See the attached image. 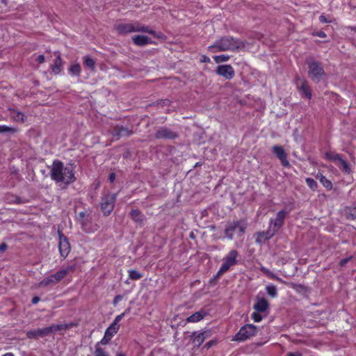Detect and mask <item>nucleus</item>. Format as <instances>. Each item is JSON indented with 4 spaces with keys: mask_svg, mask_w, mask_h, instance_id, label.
<instances>
[{
    "mask_svg": "<svg viewBox=\"0 0 356 356\" xmlns=\"http://www.w3.org/2000/svg\"><path fill=\"white\" fill-rule=\"evenodd\" d=\"M50 176L56 182L70 184L76 180L74 167L72 164L64 165L63 162L55 160L50 170Z\"/></svg>",
    "mask_w": 356,
    "mask_h": 356,
    "instance_id": "f257e3e1",
    "label": "nucleus"
},
{
    "mask_svg": "<svg viewBox=\"0 0 356 356\" xmlns=\"http://www.w3.org/2000/svg\"><path fill=\"white\" fill-rule=\"evenodd\" d=\"M240 43L238 40L233 38L225 37L216 41L213 45L209 47V49L211 52H217L220 51H233L239 47Z\"/></svg>",
    "mask_w": 356,
    "mask_h": 356,
    "instance_id": "f03ea898",
    "label": "nucleus"
},
{
    "mask_svg": "<svg viewBox=\"0 0 356 356\" xmlns=\"http://www.w3.org/2000/svg\"><path fill=\"white\" fill-rule=\"evenodd\" d=\"M247 223L245 220H238L229 222L225 229V237L232 239L234 236H241L245 232Z\"/></svg>",
    "mask_w": 356,
    "mask_h": 356,
    "instance_id": "7ed1b4c3",
    "label": "nucleus"
},
{
    "mask_svg": "<svg viewBox=\"0 0 356 356\" xmlns=\"http://www.w3.org/2000/svg\"><path fill=\"white\" fill-rule=\"evenodd\" d=\"M116 30L119 33L126 34L132 32H145L154 34V31L148 27L139 23H122L116 26Z\"/></svg>",
    "mask_w": 356,
    "mask_h": 356,
    "instance_id": "20e7f679",
    "label": "nucleus"
},
{
    "mask_svg": "<svg viewBox=\"0 0 356 356\" xmlns=\"http://www.w3.org/2000/svg\"><path fill=\"white\" fill-rule=\"evenodd\" d=\"M239 256L238 252L236 250H231L222 259V264L217 273V277H220L227 272L232 266L237 264V259Z\"/></svg>",
    "mask_w": 356,
    "mask_h": 356,
    "instance_id": "39448f33",
    "label": "nucleus"
},
{
    "mask_svg": "<svg viewBox=\"0 0 356 356\" xmlns=\"http://www.w3.org/2000/svg\"><path fill=\"white\" fill-rule=\"evenodd\" d=\"M309 65V76L314 82H318L323 79L325 74L323 68L320 63L316 61H312L308 63Z\"/></svg>",
    "mask_w": 356,
    "mask_h": 356,
    "instance_id": "423d86ee",
    "label": "nucleus"
},
{
    "mask_svg": "<svg viewBox=\"0 0 356 356\" xmlns=\"http://www.w3.org/2000/svg\"><path fill=\"white\" fill-rule=\"evenodd\" d=\"M257 327L252 324H247L241 327L237 334L234 336V340L243 341L250 337L254 336L257 333Z\"/></svg>",
    "mask_w": 356,
    "mask_h": 356,
    "instance_id": "0eeeda50",
    "label": "nucleus"
},
{
    "mask_svg": "<svg viewBox=\"0 0 356 356\" xmlns=\"http://www.w3.org/2000/svg\"><path fill=\"white\" fill-rule=\"evenodd\" d=\"M116 200L115 194H108L104 196L101 202V209L104 216H108L114 208Z\"/></svg>",
    "mask_w": 356,
    "mask_h": 356,
    "instance_id": "6e6552de",
    "label": "nucleus"
},
{
    "mask_svg": "<svg viewBox=\"0 0 356 356\" xmlns=\"http://www.w3.org/2000/svg\"><path fill=\"white\" fill-rule=\"evenodd\" d=\"M287 213L284 210L280 211L277 215L275 218L271 219L270 220L269 227L276 233L283 225L284 219L286 218Z\"/></svg>",
    "mask_w": 356,
    "mask_h": 356,
    "instance_id": "1a4fd4ad",
    "label": "nucleus"
},
{
    "mask_svg": "<svg viewBox=\"0 0 356 356\" xmlns=\"http://www.w3.org/2000/svg\"><path fill=\"white\" fill-rule=\"evenodd\" d=\"M216 73L224 77L225 79H232L235 74L233 67L229 65H218L216 69Z\"/></svg>",
    "mask_w": 356,
    "mask_h": 356,
    "instance_id": "9d476101",
    "label": "nucleus"
},
{
    "mask_svg": "<svg viewBox=\"0 0 356 356\" xmlns=\"http://www.w3.org/2000/svg\"><path fill=\"white\" fill-rule=\"evenodd\" d=\"M58 248L61 257L65 258L70 251V245L67 237L63 236L60 232Z\"/></svg>",
    "mask_w": 356,
    "mask_h": 356,
    "instance_id": "9b49d317",
    "label": "nucleus"
},
{
    "mask_svg": "<svg viewBox=\"0 0 356 356\" xmlns=\"http://www.w3.org/2000/svg\"><path fill=\"white\" fill-rule=\"evenodd\" d=\"M75 268L76 266L74 265H71L65 268H62L56 273L52 274V278L54 279L56 283H58L61 280H63L67 275V274H68L69 273L74 272L75 270Z\"/></svg>",
    "mask_w": 356,
    "mask_h": 356,
    "instance_id": "f8f14e48",
    "label": "nucleus"
},
{
    "mask_svg": "<svg viewBox=\"0 0 356 356\" xmlns=\"http://www.w3.org/2000/svg\"><path fill=\"white\" fill-rule=\"evenodd\" d=\"M273 152L280 160L283 166L286 167L289 165V162L286 158V154L282 147L275 145L273 147Z\"/></svg>",
    "mask_w": 356,
    "mask_h": 356,
    "instance_id": "ddd939ff",
    "label": "nucleus"
},
{
    "mask_svg": "<svg viewBox=\"0 0 356 356\" xmlns=\"http://www.w3.org/2000/svg\"><path fill=\"white\" fill-rule=\"evenodd\" d=\"M50 334L48 327L44 328H39L36 330H29L26 332V337L29 339H35L39 337H44Z\"/></svg>",
    "mask_w": 356,
    "mask_h": 356,
    "instance_id": "4468645a",
    "label": "nucleus"
},
{
    "mask_svg": "<svg viewBox=\"0 0 356 356\" xmlns=\"http://www.w3.org/2000/svg\"><path fill=\"white\" fill-rule=\"evenodd\" d=\"M155 136L156 138L174 139L177 134L169 129L161 128L156 132Z\"/></svg>",
    "mask_w": 356,
    "mask_h": 356,
    "instance_id": "2eb2a0df",
    "label": "nucleus"
},
{
    "mask_svg": "<svg viewBox=\"0 0 356 356\" xmlns=\"http://www.w3.org/2000/svg\"><path fill=\"white\" fill-rule=\"evenodd\" d=\"M275 234V232H273L270 227L266 232H258L256 234V243L261 244L272 238Z\"/></svg>",
    "mask_w": 356,
    "mask_h": 356,
    "instance_id": "dca6fc26",
    "label": "nucleus"
},
{
    "mask_svg": "<svg viewBox=\"0 0 356 356\" xmlns=\"http://www.w3.org/2000/svg\"><path fill=\"white\" fill-rule=\"evenodd\" d=\"M268 306V302L264 298H257L253 308L257 312H264Z\"/></svg>",
    "mask_w": 356,
    "mask_h": 356,
    "instance_id": "f3484780",
    "label": "nucleus"
},
{
    "mask_svg": "<svg viewBox=\"0 0 356 356\" xmlns=\"http://www.w3.org/2000/svg\"><path fill=\"white\" fill-rule=\"evenodd\" d=\"M134 44L139 46H145L151 43V39L145 35H137L132 38Z\"/></svg>",
    "mask_w": 356,
    "mask_h": 356,
    "instance_id": "a211bd4d",
    "label": "nucleus"
},
{
    "mask_svg": "<svg viewBox=\"0 0 356 356\" xmlns=\"http://www.w3.org/2000/svg\"><path fill=\"white\" fill-rule=\"evenodd\" d=\"M206 313L204 311H199L188 316L186 321L188 323H197L204 318Z\"/></svg>",
    "mask_w": 356,
    "mask_h": 356,
    "instance_id": "6ab92c4d",
    "label": "nucleus"
},
{
    "mask_svg": "<svg viewBox=\"0 0 356 356\" xmlns=\"http://www.w3.org/2000/svg\"><path fill=\"white\" fill-rule=\"evenodd\" d=\"M10 116L13 120L19 122H23L26 120L24 113L15 109L10 110Z\"/></svg>",
    "mask_w": 356,
    "mask_h": 356,
    "instance_id": "aec40b11",
    "label": "nucleus"
},
{
    "mask_svg": "<svg viewBox=\"0 0 356 356\" xmlns=\"http://www.w3.org/2000/svg\"><path fill=\"white\" fill-rule=\"evenodd\" d=\"M208 337V333L207 332H202L200 333H198L194 337L193 339V343L197 346H201L206 338Z\"/></svg>",
    "mask_w": 356,
    "mask_h": 356,
    "instance_id": "412c9836",
    "label": "nucleus"
},
{
    "mask_svg": "<svg viewBox=\"0 0 356 356\" xmlns=\"http://www.w3.org/2000/svg\"><path fill=\"white\" fill-rule=\"evenodd\" d=\"M337 165L343 172L346 174L350 173L351 169L348 163L346 161H345L342 157L339 159Z\"/></svg>",
    "mask_w": 356,
    "mask_h": 356,
    "instance_id": "4be33fe9",
    "label": "nucleus"
},
{
    "mask_svg": "<svg viewBox=\"0 0 356 356\" xmlns=\"http://www.w3.org/2000/svg\"><path fill=\"white\" fill-rule=\"evenodd\" d=\"M120 326L116 323H112L105 331V335L108 338H112L118 331Z\"/></svg>",
    "mask_w": 356,
    "mask_h": 356,
    "instance_id": "5701e85b",
    "label": "nucleus"
},
{
    "mask_svg": "<svg viewBox=\"0 0 356 356\" xmlns=\"http://www.w3.org/2000/svg\"><path fill=\"white\" fill-rule=\"evenodd\" d=\"M299 90L308 98H312V92L310 88L305 81H302L299 86Z\"/></svg>",
    "mask_w": 356,
    "mask_h": 356,
    "instance_id": "b1692460",
    "label": "nucleus"
},
{
    "mask_svg": "<svg viewBox=\"0 0 356 356\" xmlns=\"http://www.w3.org/2000/svg\"><path fill=\"white\" fill-rule=\"evenodd\" d=\"M72 326V325L70 324H56V325H52L51 326H49V332H55L58 330H67L70 328Z\"/></svg>",
    "mask_w": 356,
    "mask_h": 356,
    "instance_id": "393cba45",
    "label": "nucleus"
},
{
    "mask_svg": "<svg viewBox=\"0 0 356 356\" xmlns=\"http://www.w3.org/2000/svg\"><path fill=\"white\" fill-rule=\"evenodd\" d=\"M131 218L137 222H140L143 220V215L138 209H133L130 212Z\"/></svg>",
    "mask_w": 356,
    "mask_h": 356,
    "instance_id": "a878e982",
    "label": "nucleus"
},
{
    "mask_svg": "<svg viewBox=\"0 0 356 356\" xmlns=\"http://www.w3.org/2000/svg\"><path fill=\"white\" fill-rule=\"evenodd\" d=\"M316 177L320 180L321 183L327 189H331L332 188V182L328 180L325 176L323 175H317Z\"/></svg>",
    "mask_w": 356,
    "mask_h": 356,
    "instance_id": "bb28decb",
    "label": "nucleus"
},
{
    "mask_svg": "<svg viewBox=\"0 0 356 356\" xmlns=\"http://www.w3.org/2000/svg\"><path fill=\"white\" fill-rule=\"evenodd\" d=\"M61 63L62 60L60 56H58L54 61V64L52 66V71L56 74H58L61 71Z\"/></svg>",
    "mask_w": 356,
    "mask_h": 356,
    "instance_id": "cd10ccee",
    "label": "nucleus"
},
{
    "mask_svg": "<svg viewBox=\"0 0 356 356\" xmlns=\"http://www.w3.org/2000/svg\"><path fill=\"white\" fill-rule=\"evenodd\" d=\"M56 284L54 279L52 278V275L43 279L39 284L40 286H47L49 285Z\"/></svg>",
    "mask_w": 356,
    "mask_h": 356,
    "instance_id": "c85d7f7f",
    "label": "nucleus"
},
{
    "mask_svg": "<svg viewBox=\"0 0 356 356\" xmlns=\"http://www.w3.org/2000/svg\"><path fill=\"white\" fill-rule=\"evenodd\" d=\"M69 72L72 75L79 76L81 72V66L78 63L73 64L69 69Z\"/></svg>",
    "mask_w": 356,
    "mask_h": 356,
    "instance_id": "c756f323",
    "label": "nucleus"
},
{
    "mask_svg": "<svg viewBox=\"0 0 356 356\" xmlns=\"http://www.w3.org/2000/svg\"><path fill=\"white\" fill-rule=\"evenodd\" d=\"M93 356H110L109 354L102 348L96 344Z\"/></svg>",
    "mask_w": 356,
    "mask_h": 356,
    "instance_id": "7c9ffc66",
    "label": "nucleus"
},
{
    "mask_svg": "<svg viewBox=\"0 0 356 356\" xmlns=\"http://www.w3.org/2000/svg\"><path fill=\"white\" fill-rule=\"evenodd\" d=\"M348 218H356V207H347L345 210Z\"/></svg>",
    "mask_w": 356,
    "mask_h": 356,
    "instance_id": "2f4dec72",
    "label": "nucleus"
},
{
    "mask_svg": "<svg viewBox=\"0 0 356 356\" xmlns=\"http://www.w3.org/2000/svg\"><path fill=\"white\" fill-rule=\"evenodd\" d=\"M325 156L327 159L336 163L337 164L339 159L341 158V156L339 154H334L332 152H327L325 154Z\"/></svg>",
    "mask_w": 356,
    "mask_h": 356,
    "instance_id": "473e14b6",
    "label": "nucleus"
},
{
    "mask_svg": "<svg viewBox=\"0 0 356 356\" xmlns=\"http://www.w3.org/2000/svg\"><path fill=\"white\" fill-rule=\"evenodd\" d=\"M128 273L129 279L133 280H140L143 277V275L136 270H129Z\"/></svg>",
    "mask_w": 356,
    "mask_h": 356,
    "instance_id": "72a5a7b5",
    "label": "nucleus"
},
{
    "mask_svg": "<svg viewBox=\"0 0 356 356\" xmlns=\"http://www.w3.org/2000/svg\"><path fill=\"white\" fill-rule=\"evenodd\" d=\"M266 290L267 293L273 298L276 297L277 295L276 286L273 284L267 285Z\"/></svg>",
    "mask_w": 356,
    "mask_h": 356,
    "instance_id": "f704fd0d",
    "label": "nucleus"
},
{
    "mask_svg": "<svg viewBox=\"0 0 356 356\" xmlns=\"http://www.w3.org/2000/svg\"><path fill=\"white\" fill-rule=\"evenodd\" d=\"M83 59L86 66L88 67L92 70L95 69V62L93 59L88 56H84Z\"/></svg>",
    "mask_w": 356,
    "mask_h": 356,
    "instance_id": "c9c22d12",
    "label": "nucleus"
},
{
    "mask_svg": "<svg viewBox=\"0 0 356 356\" xmlns=\"http://www.w3.org/2000/svg\"><path fill=\"white\" fill-rule=\"evenodd\" d=\"M115 134L119 136H129L131 134V132L127 128L122 127L120 128H118Z\"/></svg>",
    "mask_w": 356,
    "mask_h": 356,
    "instance_id": "e433bc0d",
    "label": "nucleus"
},
{
    "mask_svg": "<svg viewBox=\"0 0 356 356\" xmlns=\"http://www.w3.org/2000/svg\"><path fill=\"white\" fill-rule=\"evenodd\" d=\"M306 183L307 186L313 191H315L317 188L318 184L317 182L312 178H307Z\"/></svg>",
    "mask_w": 356,
    "mask_h": 356,
    "instance_id": "4c0bfd02",
    "label": "nucleus"
},
{
    "mask_svg": "<svg viewBox=\"0 0 356 356\" xmlns=\"http://www.w3.org/2000/svg\"><path fill=\"white\" fill-rule=\"evenodd\" d=\"M229 58V56H226V55H224V54L219 55V56H215L213 57L214 60L217 63H222V62H225V61L228 60Z\"/></svg>",
    "mask_w": 356,
    "mask_h": 356,
    "instance_id": "58836bf2",
    "label": "nucleus"
},
{
    "mask_svg": "<svg viewBox=\"0 0 356 356\" xmlns=\"http://www.w3.org/2000/svg\"><path fill=\"white\" fill-rule=\"evenodd\" d=\"M130 312V309H126L123 313H122L120 315H118L114 321L112 323H116V325H118V323L122 319V318L128 313H129Z\"/></svg>",
    "mask_w": 356,
    "mask_h": 356,
    "instance_id": "ea45409f",
    "label": "nucleus"
},
{
    "mask_svg": "<svg viewBox=\"0 0 356 356\" xmlns=\"http://www.w3.org/2000/svg\"><path fill=\"white\" fill-rule=\"evenodd\" d=\"M86 216V213L85 212H80L79 213V219L81 220V224H82V227L83 229L86 232H89L90 231L87 229L86 227V224L85 223L84 220H83V218H85Z\"/></svg>",
    "mask_w": 356,
    "mask_h": 356,
    "instance_id": "a19ab883",
    "label": "nucleus"
},
{
    "mask_svg": "<svg viewBox=\"0 0 356 356\" xmlns=\"http://www.w3.org/2000/svg\"><path fill=\"white\" fill-rule=\"evenodd\" d=\"M15 129L8 127L6 125H0V133L5 132H14Z\"/></svg>",
    "mask_w": 356,
    "mask_h": 356,
    "instance_id": "79ce46f5",
    "label": "nucleus"
},
{
    "mask_svg": "<svg viewBox=\"0 0 356 356\" xmlns=\"http://www.w3.org/2000/svg\"><path fill=\"white\" fill-rule=\"evenodd\" d=\"M260 312L255 311L252 314V318L254 322H260L262 320V316L259 314Z\"/></svg>",
    "mask_w": 356,
    "mask_h": 356,
    "instance_id": "37998d69",
    "label": "nucleus"
},
{
    "mask_svg": "<svg viewBox=\"0 0 356 356\" xmlns=\"http://www.w3.org/2000/svg\"><path fill=\"white\" fill-rule=\"evenodd\" d=\"M111 339V338H108V337H106V335L104 334V337L97 344H98L99 346L100 344L106 345L109 343Z\"/></svg>",
    "mask_w": 356,
    "mask_h": 356,
    "instance_id": "c03bdc74",
    "label": "nucleus"
},
{
    "mask_svg": "<svg viewBox=\"0 0 356 356\" xmlns=\"http://www.w3.org/2000/svg\"><path fill=\"white\" fill-rule=\"evenodd\" d=\"M31 58L35 59V60L40 64L44 61V56L43 55L33 56Z\"/></svg>",
    "mask_w": 356,
    "mask_h": 356,
    "instance_id": "a18cd8bd",
    "label": "nucleus"
},
{
    "mask_svg": "<svg viewBox=\"0 0 356 356\" xmlns=\"http://www.w3.org/2000/svg\"><path fill=\"white\" fill-rule=\"evenodd\" d=\"M267 276L272 280H277L280 282H283V280L280 277H279L277 275H275V273H273L271 271L269 272V273Z\"/></svg>",
    "mask_w": 356,
    "mask_h": 356,
    "instance_id": "49530a36",
    "label": "nucleus"
},
{
    "mask_svg": "<svg viewBox=\"0 0 356 356\" xmlns=\"http://www.w3.org/2000/svg\"><path fill=\"white\" fill-rule=\"evenodd\" d=\"M122 299V296L120 295L116 296L113 299V305H117L120 301Z\"/></svg>",
    "mask_w": 356,
    "mask_h": 356,
    "instance_id": "de8ad7c7",
    "label": "nucleus"
},
{
    "mask_svg": "<svg viewBox=\"0 0 356 356\" xmlns=\"http://www.w3.org/2000/svg\"><path fill=\"white\" fill-rule=\"evenodd\" d=\"M319 20L322 23H329V22H331V20L327 19L325 15H323L319 17Z\"/></svg>",
    "mask_w": 356,
    "mask_h": 356,
    "instance_id": "09e8293b",
    "label": "nucleus"
},
{
    "mask_svg": "<svg viewBox=\"0 0 356 356\" xmlns=\"http://www.w3.org/2000/svg\"><path fill=\"white\" fill-rule=\"evenodd\" d=\"M201 61L202 63H209L210 58L209 57H207V56H202V58H201Z\"/></svg>",
    "mask_w": 356,
    "mask_h": 356,
    "instance_id": "8fccbe9b",
    "label": "nucleus"
},
{
    "mask_svg": "<svg viewBox=\"0 0 356 356\" xmlns=\"http://www.w3.org/2000/svg\"><path fill=\"white\" fill-rule=\"evenodd\" d=\"M350 259V257L342 259V260L340 261V265H341V266H345V265L348 263V261Z\"/></svg>",
    "mask_w": 356,
    "mask_h": 356,
    "instance_id": "3c124183",
    "label": "nucleus"
},
{
    "mask_svg": "<svg viewBox=\"0 0 356 356\" xmlns=\"http://www.w3.org/2000/svg\"><path fill=\"white\" fill-rule=\"evenodd\" d=\"M261 271L263 273H264L265 275H268V273H269V272H270V270H269L267 268H266V267H264V266H262V267L261 268Z\"/></svg>",
    "mask_w": 356,
    "mask_h": 356,
    "instance_id": "603ef678",
    "label": "nucleus"
},
{
    "mask_svg": "<svg viewBox=\"0 0 356 356\" xmlns=\"http://www.w3.org/2000/svg\"><path fill=\"white\" fill-rule=\"evenodd\" d=\"M286 356H302V354L299 352L296 353H289Z\"/></svg>",
    "mask_w": 356,
    "mask_h": 356,
    "instance_id": "864d4df0",
    "label": "nucleus"
},
{
    "mask_svg": "<svg viewBox=\"0 0 356 356\" xmlns=\"http://www.w3.org/2000/svg\"><path fill=\"white\" fill-rule=\"evenodd\" d=\"M315 35L320 38H325L326 37V34L323 31L317 32Z\"/></svg>",
    "mask_w": 356,
    "mask_h": 356,
    "instance_id": "5fc2aeb1",
    "label": "nucleus"
},
{
    "mask_svg": "<svg viewBox=\"0 0 356 356\" xmlns=\"http://www.w3.org/2000/svg\"><path fill=\"white\" fill-rule=\"evenodd\" d=\"M7 249V245L2 243L0 245V252H4Z\"/></svg>",
    "mask_w": 356,
    "mask_h": 356,
    "instance_id": "6e6d98bb",
    "label": "nucleus"
},
{
    "mask_svg": "<svg viewBox=\"0 0 356 356\" xmlns=\"http://www.w3.org/2000/svg\"><path fill=\"white\" fill-rule=\"evenodd\" d=\"M40 301V298L38 296L33 297L32 299L33 304H37Z\"/></svg>",
    "mask_w": 356,
    "mask_h": 356,
    "instance_id": "4d7b16f0",
    "label": "nucleus"
},
{
    "mask_svg": "<svg viewBox=\"0 0 356 356\" xmlns=\"http://www.w3.org/2000/svg\"><path fill=\"white\" fill-rule=\"evenodd\" d=\"M115 179V175L114 173H111L110 175H109V179L111 182H113Z\"/></svg>",
    "mask_w": 356,
    "mask_h": 356,
    "instance_id": "13d9d810",
    "label": "nucleus"
},
{
    "mask_svg": "<svg viewBox=\"0 0 356 356\" xmlns=\"http://www.w3.org/2000/svg\"><path fill=\"white\" fill-rule=\"evenodd\" d=\"M2 356H15V355L11 353H7L3 355Z\"/></svg>",
    "mask_w": 356,
    "mask_h": 356,
    "instance_id": "bf43d9fd",
    "label": "nucleus"
},
{
    "mask_svg": "<svg viewBox=\"0 0 356 356\" xmlns=\"http://www.w3.org/2000/svg\"><path fill=\"white\" fill-rule=\"evenodd\" d=\"M116 356H125V355L123 354L122 353H118Z\"/></svg>",
    "mask_w": 356,
    "mask_h": 356,
    "instance_id": "052dcab7",
    "label": "nucleus"
},
{
    "mask_svg": "<svg viewBox=\"0 0 356 356\" xmlns=\"http://www.w3.org/2000/svg\"><path fill=\"white\" fill-rule=\"evenodd\" d=\"M207 346L208 347H210V346H211V341L209 342V343L207 344Z\"/></svg>",
    "mask_w": 356,
    "mask_h": 356,
    "instance_id": "680f3d73",
    "label": "nucleus"
}]
</instances>
